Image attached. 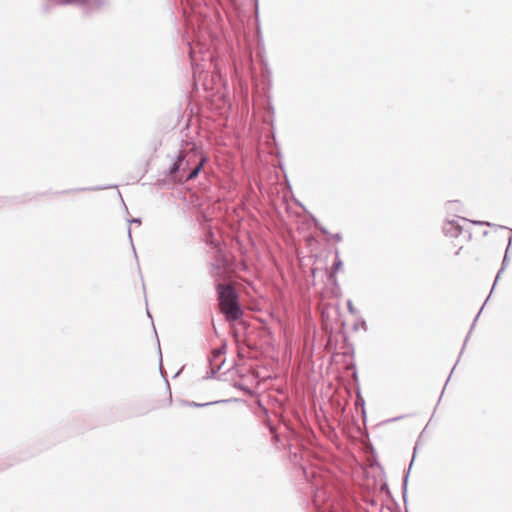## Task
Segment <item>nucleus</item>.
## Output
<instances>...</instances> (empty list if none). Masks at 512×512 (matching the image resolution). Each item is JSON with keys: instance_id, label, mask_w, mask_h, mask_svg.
<instances>
[{"instance_id": "f257e3e1", "label": "nucleus", "mask_w": 512, "mask_h": 512, "mask_svg": "<svg viewBox=\"0 0 512 512\" xmlns=\"http://www.w3.org/2000/svg\"><path fill=\"white\" fill-rule=\"evenodd\" d=\"M180 3L186 27L184 38L186 39L191 65L194 72H196L195 48H199L201 52L208 50V41H213L214 38V34L209 29L210 20H208L206 14L208 6L205 0H180Z\"/></svg>"}, {"instance_id": "f03ea898", "label": "nucleus", "mask_w": 512, "mask_h": 512, "mask_svg": "<svg viewBox=\"0 0 512 512\" xmlns=\"http://www.w3.org/2000/svg\"><path fill=\"white\" fill-rule=\"evenodd\" d=\"M312 503L316 512H346L340 508V503L334 493V488L316 479L311 484Z\"/></svg>"}, {"instance_id": "7ed1b4c3", "label": "nucleus", "mask_w": 512, "mask_h": 512, "mask_svg": "<svg viewBox=\"0 0 512 512\" xmlns=\"http://www.w3.org/2000/svg\"><path fill=\"white\" fill-rule=\"evenodd\" d=\"M206 161L207 158L200 155L199 161L194 164L193 169L189 172H183L182 155L178 154L170 167L164 172L165 178H169V180L174 183L193 180L199 175Z\"/></svg>"}, {"instance_id": "20e7f679", "label": "nucleus", "mask_w": 512, "mask_h": 512, "mask_svg": "<svg viewBox=\"0 0 512 512\" xmlns=\"http://www.w3.org/2000/svg\"><path fill=\"white\" fill-rule=\"evenodd\" d=\"M219 309L228 323H234L240 320L244 314L239 298L220 305Z\"/></svg>"}, {"instance_id": "39448f33", "label": "nucleus", "mask_w": 512, "mask_h": 512, "mask_svg": "<svg viewBox=\"0 0 512 512\" xmlns=\"http://www.w3.org/2000/svg\"><path fill=\"white\" fill-rule=\"evenodd\" d=\"M215 290L219 306L239 298L237 290L231 284L215 282Z\"/></svg>"}, {"instance_id": "423d86ee", "label": "nucleus", "mask_w": 512, "mask_h": 512, "mask_svg": "<svg viewBox=\"0 0 512 512\" xmlns=\"http://www.w3.org/2000/svg\"><path fill=\"white\" fill-rule=\"evenodd\" d=\"M108 6V0H86L81 2V4H78V7L81 8L83 17H91Z\"/></svg>"}, {"instance_id": "0eeeda50", "label": "nucleus", "mask_w": 512, "mask_h": 512, "mask_svg": "<svg viewBox=\"0 0 512 512\" xmlns=\"http://www.w3.org/2000/svg\"><path fill=\"white\" fill-rule=\"evenodd\" d=\"M232 401H236V399L215 400V401H210V402H205V403H198L195 401L182 400L181 403H182V405L188 406V407L203 408V407H208V406L216 405V404H220V403H229Z\"/></svg>"}, {"instance_id": "6e6552de", "label": "nucleus", "mask_w": 512, "mask_h": 512, "mask_svg": "<svg viewBox=\"0 0 512 512\" xmlns=\"http://www.w3.org/2000/svg\"><path fill=\"white\" fill-rule=\"evenodd\" d=\"M443 232L446 236L457 237L462 232V228L456 221L450 220L443 225Z\"/></svg>"}, {"instance_id": "1a4fd4ad", "label": "nucleus", "mask_w": 512, "mask_h": 512, "mask_svg": "<svg viewBox=\"0 0 512 512\" xmlns=\"http://www.w3.org/2000/svg\"><path fill=\"white\" fill-rule=\"evenodd\" d=\"M179 155H182V162H183V172H189L190 170L193 169V167H191L192 163L195 162V164L199 161V159L196 161V158L198 157L196 154H189V153H186L185 151L183 150H180L179 151Z\"/></svg>"}, {"instance_id": "9d476101", "label": "nucleus", "mask_w": 512, "mask_h": 512, "mask_svg": "<svg viewBox=\"0 0 512 512\" xmlns=\"http://www.w3.org/2000/svg\"><path fill=\"white\" fill-rule=\"evenodd\" d=\"M342 266H343V261L340 258V254H339L338 249H336L335 250V259H334V262H333V265H332V272L328 276L329 280L334 285H337V278H336L335 274L342 268Z\"/></svg>"}, {"instance_id": "9b49d317", "label": "nucleus", "mask_w": 512, "mask_h": 512, "mask_svg": "<svg viewBox=\"0 0 512 512\" xmlns=\"http://www.w3.org/2000/svg\"><path fill=\"white\" fill-rule=\"evenodd\" d=\"M210 274L213 278H215V282H220L221 279L225 277V270L223 265L216 261L211 264Z\"/></svg>"}, {"instance_id": "f8f14e48", "label": "nucleus", "mask_w": 512, "mask_h": 512, "mask_svg": "<svg viewBox=\"0 0 512 512\" xmlns=\"http://www.w3.org/2000/svg\"><path fill=\"white\" fill-rule=\"evenodd\" d=\"M217 359L218 358H214L213 355L209 358V363H210L211 371L206 373V376L204 377L205 379H209V378L215 377L217 372L221 369L224 361L222 360V361H220L219 364H216L215 362H216Z\"/></svg>"}, {"instance_id": "ddd939ff", "label": "nucleus", "mask_w": 512, "mask_h": 512, "mask_svg": "<svg viewBox=\"0 0 512 512\" xmlns=\"http://www.w3.org/2000/svg\"><path fill=\"white\" fill-rule=\"evenodd\" d=\"M107 188H109V186H105V187L95 186V187L73 188V189H68V190H64V191H61V192H57V194H71V193L83 192V191H99V190H103V189H107Z\"/></svg>"}, {"instance_id": "4468645a", "label": "nucleus", "mask_w": 512, "mask_h": 512, "mask_svg": "<svg viewBox=\"0 0 512 512\" xmlns=\"http://www.w3.org/2000/svg\"><path fill=\"white\" fill-rule=\"evenodd\" d=\"M266 111L267 113L270 115V119H266L265 122L266 123H270L272 129L274 128V114H275V109H274V106L272 105L271 101L268 100L267 101V104H266Z\"/></svg>"}, {"instance_id": "2eb2a0df", "label": "nucleus", "mask_w": 512, "mask_h": 512, "mask_svg": "<svg viewBox=\"0 0 512 512\" xmlns=\"http://www.w3.org/2000/svg\"><path fill=\"white\" fill-rule=\"evenodd\" d=\"M311 218H312V220H313V222H314L315 227H316L317 229H319V230H320V232H321L323 235H329L328 230H327L325 227L321 226L320 222L318 221V219H317L316 217H314V216L312 215V216H311Z\"/></svg>"}, {"instance_id": "dca6fc26", "label": "nucleus", "mask_w": 512, "mask_h": 512, "mask_svg": "<svg viewBox=\"0 0 512 512\" xmlns=\"http://www.w3.org/2000/svg\"><path fill=\"white\" fill-rule=\"evenodd\" d=\"M234 386L242 391H244L247 395H251L252 394V389L249 388L248 386H245L241 383H238V382H235Z\"/></svg>"}, {"instance_id": "f3484780", "label": "nucleus", "mask_w": 512, "mask_h": 512, "mask_svg": "<svg viewBox=\"0 0 512 512\" xmlns=\"http://www.w3.org/2000/svg\"><path fill=\"white\" fill-rule=\"evenodd\" d=\"M347 308L350 314H357V310L355 309L353 302L350 299L347 300Z\"/></svg>"}, {"instance_id": "a211bd4d", "label": "nucleus", "mask_w": 512, "mask_h": 512, "mask_svg": "<svg viewBox=\"0 0 512 512\" xmlns=\"http://www.w3.org/2000/svg\"><path fill=\"white\" fill-rule=\"evenodd\" d=\"M225 352H226V346L224 345L223 347L219 348L217 351H214L212 353V355H213L214 358H218L219 359L220 356L222 354H224Z\"/></svg>"}, {"instance_id": "6ab92c4d", "label": "nucleus", "mask_w": 512, "mask_h": 512, "mask_svg": "<svg viewBox=\"0 0 512 512\" xmlns=\"http://www.w3.org/2000/svg\"><path fill=\"white\" fill-rule=\"evenodd\" d=\"M361 325L362 328L366 330V322L363 319H360L358 323H355L353 328L354 330H358V327Z\"/></svg>"}, {"instance_id": "aec40b11", "label": "nucleus", "mask_w": 512, "mask_h": 512, "mask_svg": "<svg viewBox=\"0 0 512 512\" xmlns=\"http://www.w3.org/2000/svg\"><path fill=\"white\" fill-rule=\"evenodd\" d=\"M353 353H354L353 346H352V345H350V344H349V345H347V346H346V350H345L344 354H345V355H349V354L353 355Z\"/></svg>"}, {"instance_id": "412c9836", "label": "nucleus", "mask_w": 512, "mask_h": 512, "mask_svg": "<svg viewBox=\"0 0 512 512\" xmlns=\"http://www.w3.org/2000/svg\"><path fill=\"white\" fill-rule=\"evenodd\" d=\"M331 238L336 242H340L342 240V235L340 233H335L331 235Z\"/></svg>"}, {"instance_id": "4be33fe9", "label": "nucleus", "mask_w": 512, "mask_h": 512, "mask_svg": "<svg viewBox=\"0 0 512 512\" xmlns=\"http://www.w3.org/2000/svg\"><path fill=\"white\" fill-rule=\"evenodd\" d=\"M9 201H10V199H8V198L0 197V207L6 206Z\"/></svg>"}, {"instance_id": "5701e85b", "label": "nucleus", "mask_w": 512, "mask_h": 512, "mask_svg": "<svg viewBox=\"0 0 512 512\" xmlns=\"http://www.w3.org/2000/svg\"><path fill=\"white\" fill-rule=\"evenodd\" d=\"M128 222L130 224H132V223L141 224V218H132V219H129Z\"/></svg>"}, {"instance_id": "b1692460", "label": "nucleus", "mask_w": 512, "mask_h": 512, "mask_svg": "<svg viewBox=\"0 0 512 512\" xmlns=\"http://www.w3.org/2000/svg\"><path fill=\"white\" fill-rule=\"evenodd\" d=\"M379 491L380 492L384 491V482H379Z\"/></svg>"}, {"instance_id": "393cba45", "label": "nucleus", "mask_w": 512, "mask_h": 512, "mask_svg": "<svg viewBox=\"0 0 512 512\" xmlns=\"http://www.w3.org/2000/svg\"><path fill=\"white\" fill-rule=\"evenodd\" d=\"M352 368H353V374H354L355 378L357 379V372H356L355 364H352Z\"/></svg>"}, {"instance_id": "a878e982", "label": "nucleus", "mask_w": 512, "mask_h": 512, "mask_svg": "<svg viewBox=\"0 0 512 512\" xmlns=\"http://www.w3.org/2000/svg\"><path fill=\"white\" fill-rule=\"evenodd\" d=\"M128 237H129L130 241L132 242V236H131V229H130V227L128 228Z\"/></svg>"}, {"instance_id": "bb28decb", "label": "nucleus", "mask_w": 512, "mask_h": 512, "mask_svg": "<svg viewBox=\"0 0 512 512\" xmlns=\"http://www.w3.org/2000/svg\"><path fill=\"white\" fill-rule=\"evenodd\" d=\"M254 2H255V10H256V12H258V0H254Z\"/></svg>"}, {"instance_id": "cd10ccee", "label": "nucleus", "mask_w": 512, "mask_h": 512, "mask_svg": "<svg viewBox=\"0 0 512 512\" xmlns=\"http://www.w3.org/2000/svg\"><path fill=\"white\" fill-rule=\"evenodd\" d=\"M132 248H133V252L134 254H136V249L134 248V246L132 245ZM135 257H137V255H135Z\"/></svg>"}, {"instance_id": "c85d7f7f", "label": "nucleus", "mask_w": 512, "mask_h": 512, "mask_svg": "<svg viewBox=\"0 0 512 512\" xmlns=\"http://www.w3.org/2000/svg\"><path fill=\"white\" fill-rule=\"evenodd\" d=\"M461 250H462V247H460V248L458 249V251H456V254H459Z\"/></svg>"}, {"instance_id": "c756f323", "label": "nucleus", "mask_w": 512, "mask_h": 512, "mask_svg": "<svg viewBox=\"0 0 512 512\" xmlns=\"http://www.w3.org/2000/svg\"><path fill=\"white\" fill-rule=\"evenodd\" d=\"M169 401H170V403L172 402V395L171 394L169 396Z\"/></svg>"}]
</instances>
